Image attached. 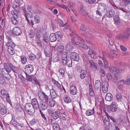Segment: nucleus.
Masks as SVG:
<instances>
[{"mask_svg": "<svg viewBox=\"0 0 130 130\" xmlns=\"http://www.w3.org/2000/svg\"><path fill=\"white\" fill-rule=\"evenodd\" d=\"M1 92L2 95L3 96L6 95V94H7L6 90L4 89H3L1 90Z\"/></svg>", "mask_w": 130, "mask_h": 130, "instance_id": "obj_54", "label": "nucleus"}, {"mask_svg": "<svg viewBox=\"0 0 130 130\" xmlns=\"http://www.w3.org/2000/svg\"><path fill=\"white\" fill-rule=\"evenodd\" d=\"M50 38L49 35L47 34H45L44 35L43 40L46 43H48L49 42Z\"/></svg>", "mask_w": 130, "mask_h": 130, "instance_id": "obj_41", "label": "nucleus"}, {"mask_svg": "<svg viewBox=\"0 0 130 130\" xmlns=\"http://www.w3.org/2000/svg\"><path fill=\"white\" fill-rule=\"evenodd\" d=\"M102 90L104 93H106L108 91V84L107 83L105 82L102 84Z\"/></svg>", "mask_w": 130, "mask_h": 130, "instance_id": "obj_23", "label": "nucleus"}, {"mask_svg": "<svg viewBox=\"0 0 130 130\" xmlns=\"http://www.w3.org/2000/svg\"><path fill=\"white\" fill-rule=\"evenodd\" d=\"M60 113V112L59 111H56L52 113V116L54 119H57L59 117V115Z\"/></svg>", "mask_w": 130, "mask_h": 130, "instance_id": "obj_32", "label": "nucleus"}, {"mask_svg": "<svg viewBox=\"0 0 130 130\" xmlns=\"http://www.w3.org/2000/svg\"><path fill=\"white\" fill-rule=\"evenodd\" d=\"M44 52L46 56L47 57L50 56L51 51L50 47L48 46H46L44 48Z\"/></svg>", "mask_w": 130, "mask_h": 130, "instance_id": "obj_13", "label": "nucleus"}, {"mask_svg": "<svg viewBox=\"0 0 130 130\" xmlns=\"http://www.w3.org/2000/svg\"><path fill=\"white\" fill-rule=\"evenodd\" d=\"M71 58L74 61H78L79 60V57L78 55L75 52H72L71 53Z\"/></svg>", "mask_w": 130, "mask_h": 130, "instance_id": "obj_11", "label": "nucleus"}, {"mask_svg": "<svg viewBox=\"0 0 130 130\" xmlns=\"http://www.w3.org/2000/svg\"><path fill=\"white\" fill-rule=\"evenodd\" d=\"M89 62L91 68L92 70L96 71L99 69V67L97 64L95 63L93 60H90L89 61Z\"/></svg>", "mask_w": 130, "mask_h": 130, "instance_id": "obj_8", "label": "nucleus"}, {"mask_svg": "<svg viewBox=\"0 0 130 130\" xmlns=\"http://www.w3.org/2000/svg\"><path fill=\"white\" fill-rule=\"evenodd\" d=\"M35 35V33L32 31H30L29 33V36L31 38L34 37Z\"/></svg>", "mask_w": 130, "mask_h": 130, "instance_id": "obj_55", "label": "nucleus"}, {"mask_svg": "<svg viewBox=\"0 0 130 130\" xmlns=\"http://www.w3.org/2000/svg\"><path fill=\"white\" fill-rule=\"evenodd\" d=\"M25 108L28 114L30 115H33L35 112V110L31 104L30 103H27L25 105Z\"/></svg>", "mask_w": 130, "mask_h": 130, "instance_id": "obj_4", "label": "nucleus"}, {"mask_svg": "<svg viewBox=\"0 0 130 130\" xmlns=\"http://www.w3.org/2000/svg\"><path fill=\"white\" fill-rule=\"evenodd\" d=\"M26 78L27 80L29 82H32L35 76L34 75H29L26 73Z\"/></svg>", "mask_w": 130, "mask_h": 130, "instance_id": "obj_31", "label": "nucleus"}, {"mask_svg": "<svg viewBox=\"0 0 130 130\" xmlns=\"http://www.w3.org/2000/svg\"><path fill=\"white\" fill-rule=\"evenodd\" d=\"M8 42L5 44V46H7L8 45H10V43L12 42L10 38L8 37Z\"/></svg>", "mask_w": 130, "mask_h": 130, "instance_id": "obj_58", "label": "nucleus"}, {"mask_svg": "<svg viewBox=\"0 0 130 130\" xmlns=\"http://www.w3.org/2000/svg\"><path fill=\"white\" fill-rule=\"evenodd\" d=\"M9 67L15 73H17L19 71V69L18 67L14 66L12 63H9Z\"/></svg>", "mask_w": 130, "mask_h": 130, "instance_id": "obj_24", "label": "nucleus"}, {"mask_svg": "<svg viewBox=\"0 0 130 130\" xmlns=\"http://www.w3.org/2000/svg\"><path fill=\"white\" fill-rule=\"evenodd\" d=\"M73 48L72 46L70 45L69 43H68L66 45V49L68 50H70Z\"/></svg>", "mask_w": 130, "mask_h": 130, "instance_id": "obj_51", "label": "nucleus"}, {"mask_svg": "<svg viewBox=\"0 0 130 130\" xmlns=\"http://www.w3.org/2000/svg\"><path fill=\"white\" fill-rule=\"evenodd\" d=\"M89 88L90 95L91 96H94V93L93 91L92 87L91 84H90L89 85Z\"/></svg>", "mask_w": 130, "mask_h": 130, "instance_id": "obj_36", "label": "nucleus"}, {"mask_svg": "<svg viewBox=\"0 0 130 130\" xmlns=\"http://www.w3.org/2000/svg\"><path fill=\"white\" fill-rule=\"evenodd\" d=\"M25 69L26 74V73L30 74L33 71L34 68L32 65L29 64L26 66Z\"/></svg>", "mask_w": 130, "mask_h": 130, "instance_id": "obj_9", "label": "nucleus"}, {"mask_svg": "<svg viewBox=\"0 0 130 130\" xmlns=\"http://www.w3.org/2000/svg\"><path fill=\"white\" fill-rule=\"evenodd\" d=\"M52 81L55 86L58 88H60L61 87V85L59 83L54 79L52 80Z\"/></svg>", "mask_w": 130, "mask_h": 130, "instance_id": "obj_43", "label": "nucleus"}, {"mask_svg": "<svg viewBox=\"0 0 130 130\" xmlns=\"http://www.w3.org/2000/svg\"><path fill=\"white\" fill-rule=\"evenodd\" d=\"M94 112V109L93 108L92 110L88 109L86 112V114L87 116H90L93 115Z\"/></svg>", "mask_w": 130, "mask_h": 130, "instance_id": "obj_29", "label": "nucleus"}, {"mask_svg": "<svg viewBox=\"0 0 130 130\" xmlns=\"http://www.w3.org/2000/svg\"><path fill=\"white\" fill-rule=\"evenodd\" d=\"M115 23L116 25L120 23V18L118 15H116L113 18Z\"/></svg>", "mask_w": 130, "mask_h": 130, "instance_id": "obj_38", "label": "nucleus"}, {"mask_svg": "<svg viewBox=\"0 0 130 130\" xmlns=\"http://www.w3.org/2000/svg\"><path fill=\"white\" fill-rule=\"evenodd\" d=\"M22 63L23 64H25L27 62V59L26 57L24 56H22L20 57Z\"/></svg>", "mask_w": 130, "mask_h": 130, "instance_id": "obj_42", "label": "nucleus"}, {"mask_svg": "<svg viewBox=\"0 0 130 130\" xmlns=\"http://www.w3.org/2000/svg\"><path fill=\"white\" fill-rule=\"evenodd\" d=\"M4 66L5 68V69L8 73L11 72L12 69L9 67V63L8 64L6 63H4Z\"/></svg>", "mask_w": 130, "mask_h": 130, "instance_id": "obj_21", "label": "nucleus"}, {"mask_svg": "<svg viewBox=\"0 0 130 130\" xmlns=\"http://www.w3.org/2000/svg\"><path fill=\"white\" fill-rule=\"evenodd\" d=\"M115 14V12L113 11H108L106 12V16L109 18L113 17Z\"/></svg>", "mask_w": 130, "mask_h": 130, "instance_id": "obj_25", "label": "nucleus"}, {"mask_svg": "<svg viewBox=\"0 0 130 130\" xmlns=\"http://www.w3.org/2000/svg\"><path fill=\"white\" fill-rule=\"evenodd\" d=\"M106 8L105 4L103 3H101L98 5V9L99 10V11L104 12L105 11Z\"/></svg>", "mask_w": 130, "mask_h": 130, "instance_id": "obj_12", "label": "nucleus"}, {"mask_svg": "<svg viewBox=\"0 0 130 130\" xmlns=\"http://www.w3.org/2000/svg\"><path fill=\"white\" fill-rule=\"evenodd\" d=\"M125 82V84L128 85L130 83V74L128 76Z\"/></svg>", "mask_w": 130, "mask_h": 130, "instance_id": "obj_59", "label": "nucleus"}, {"mask_svg": "<svg viewBox=\"0 0 130 130\" xmlns=\"http://www.w3.org/2000/svg\"><path fill=\"white\" fill-rule=\"evenodd\" d=\"M49 37L50 40L52 42H55L57 40L59 41L62 38L61 33L59 31L57 32L55 34L52 33L50 34Z\"/></svg>", "mask_w": 130, "mask_h": 130, "instance_id": "obj_3", "label": "nucleus"}, {"mask_svg": "<svg viewBox=\"0 0 130 130\" xmlns=\"http://www.w3.org/2000/svg\"><path fill=\"white\" fill-rule=\"evenodd\" d=\"M124 33V34L121 33L118 35L117 36V38L118 39H122L124 38H126L125 37Z\"/></svg>", "mask_w": 130, "mask_h": 130, "instance_id": "obj_46", "label": "nucleus"}, {"mask_svg": "<svg viewBox=\"0 0 130 130\" xmlns=\"http://www.w3.org/2000/svg\"><path fill=\"white\" fill-rule=\"evenodd\" d=\"M64 27L63 28V30H66L68 29L69 28V25L66 24L65 25H64Z\"/></svg>", "mask_w": 130, "mask_h": 130, "instance_id": "obj_62", "label": "nucleus"}, {"mask_svg": "<svg viewBox=\"0 0 130 130\" xmlns=\"http://www.w3.org/2000/svg\"><path fill=\"white\" fill-rule=\"evenodd\" d=\"M112 96L110 93H107L105 98V99L108 101H110L112 100Z\"/></svg>", "mask_w": 130, "mask_h": 130, "instance_id": "obj_28", "label": "nucleus"}, {"mask_svg": "<svg viewBox=\"0 0 130 130\" xmlns=\"http://www.w3.org/2000/svg\"><path fill=\"white\" fill-rule=\"evenodd\" d=\"M125 35V37L126 38H127L130 35V31L128 30L126 32V33L124 34Z\"/></svg>", "mask_w": 130, "mask_h": 130, "instance_id": "obj_64", "label": "nucleus"}, {"mask_svg": "<svg viewBox=\"0 0 130 130\" xmlns=\"http://www.w3.org/2000/svg\"><path fill=\"white\" fill-rule=\"evenodd\" d=\"M80 29V30L83 31H85L87 29V28L83 24H81Z\"/></svg>", "mask_w": 130, "mask_h": 130, "instance_id": "obj_61", "label": "nucleus"}, {"mask_svg": "<svg viewBox=\"0 0 130 130\" xmlns=\"http://www.w3.org/2000/svg\"><path fill=\"white\" fill-rule=\"evenodd\" d=\"M87 72L85 70H83L81 71L80 77L81 79H84L86 77Z\"/></svg>", "mask_w": 130, "mask_h": 130, "instance_id": "obj_26", "label": "nucleus"}, {"mask_svg": "<svg viewBox=\"0 0 130 130\" xmlns=\"http://www.w3.org/2000/svg\"><path fill=\"white\" fill-rule=\"evenodd\" d=\"M36 56L33 53H31L29 55V57L30 59L32 60H35L36 58Z\"/></svg>", "mask_w": 130, "mask_h": 130, "instance_id": "obj_48", "label": "nucleus"}, {"mask_svg": "<svg viewBox=\"0 0 130 130\" xmlns=\"http://www.w3.org/2000/svg\"><path fill=\"white\" fill-rule=\"evenodd\" d=\"M7 49L8 51L10 54L11 55H14L15 53V51L14 50V47H12L10 45L7 46Z\"/></svg>", "mask_w": 130, "mask_h": 130, "instance_id": "obj_19", "label": "nucleus"}, {"mask_svg": "<svg viewBox=\"0 0 130 130\" xmlns=\"http://www.w3.org/2000/svg\"><path fill=\"white\" fill-rule=\"evenodd\" d=\"M109 70L111 72L115 74H117L120 72V70L118 68L113 67H109Z\"/></svg>", "mask_w": 130, "mask_h": 130, "instance_id": "obj_14", "label": "nucleus"}, {"mask_svg": "<svg viewBox=\"0 0 130 130\" xmlns=\"http://www.w3.org/2000/svg\"><path fill=\"white\" fill-rule=\"evenodd\" d=\"M7 97L6 98V99L7 101L11 105L12 104L11 101L10 99V97L9 94L7 93L6 94Z\"/></svg>", "mask_w": 130, "mask_h": 130, "instance_id": "obj_53", "label": "nucleus"}, {"mask_svg": "<svg viewBox=\"0 0 130 130\" xmlns=\"http://www.w3.org/2000/svg\"><path fill=\"white\" fill-rule=\"evenodd\" d=\"M47 1L48 3L53 4L55 3L56 2V0H47Z\"/></svg>", "mask_w": 130, "mask_h": 130, "instance_id": "obj_57", "label": "nucleus"}, {"mask_svg": "<svg viewBox=\"0 0 130 130\" xmlns=\"http://www.w3.org/2000/svg\"><path fill=\"white\" fill-rule=\"evenodd\" d=\"M20 5L19 3L15 1L12 4V7L13 9L19 12L20 11Z\"/></svg>", "mask_w": 130, "mask_h": 130, "instance_id": "obj_10", "label": "nucleus"}, {"mask_svg": "<svg viewBox=\"0 0 130 130\" xmlns=\"http://www.w3.org/2000/svg\"><path fill=\"white\" fill-rule=\"evenodd\" d=\"M107 78L109 80H111L112 78V76L111 74L109 73H107L106 75Z\"/></svg>", "mask_w": 130, "mask_h": 130, "instance_id": "obj_60", "label": "nucleus"}, {"mask_svg": "<svg viewBox=\"0 0 130 130\" xmlns=\"http://www.w3.org/2000/svg\"><path fill=\"white\" fill-rule=\"evenodd\" d=\"M33 80L34 82L35 83L36 85H38L39 86H40L39 81L37 79L36 77H35Z\"/></svg>", "mask_w": 130, "mask_h": 130, "instance_id": "obj_52", "label": "nucleus"}, {"mask_svg": "<svg viewBox=\"0 0 130 130\" xmlns=\"http://www.w3.org/2000/svg\"><path fill=\"white\" fill-rule=\"evenodd\" d=\"M72 11L73 13L75 15V17L74 18L73 16L71 17V19L73 22H76L77 21L76 20V18L77 16V12L75 11L73 9L72 10Z\"/></svg>", "mask_w": 130, "mask_h": 130, "instance_id": "obj_40", "label": "nucleus"}, {"mask_svg": "<svg viewBox=\"0 0 130 130\" xmlns=\"http://www.w3.org/2000/svg\"><path fill=\"white\" fill-rule=\"evenodd\" d=\"M118 108V105L116 103L113 102L111 105L110 108L111 111L112 112H116Z\"/></svg>", "mask_w": 130, "mask_h": 130, "instance_id": "obj_16", "label": "nucleus"}, {"mask_svg": "<svg viewBox=\"0 0 130 130\" xmlns=\"http://www.w3.org/2000/svg\"><path fill=\"white\" fill-rule=\"evenodd\" d=\"M100 73L101 77H104L105 76V73L103 69L101 68L100 69Z\"/></svg>", "mask_w": 130, "mask_h": 130, "instance_id": "obj_44", "label": "nucleus"}, {"mask_svg": "<svg viewBox=\"0 0 130 130\" xmlns=\"http://www.w3.org/2000/svg\"><path fill=\"white\" fill-rule=\"evenodd\" d=\"M12 31L13 34L17 36L20 35L22 33L21 29L18 27H14L12 29Z\"/></svg>", "mask_w": 130, "mask_h": 130, "instance_id": "obj_6", "label": "nucleus"}, {"mask_svg": "<svg viewBox=\"0 0 130 130\" xmlns=\"http://www.w3.org/2000/svg\"><path fill=\"white\" fill-rule=\"evenodd\" d=\"M38 96L41 100H45V101L48 102L49 99V96L47 95L44 93L42 92H39L38 93Z\"/></svg>", "mask_w": 130, "mask_h": 130, "instance_id": "obj_5", "label": "nucleus"}, {"mask_svg": "<svg viewBox=\"0 0 130 130\" xmlns=\"http://www.w3.org/2000/svg\"><path fill=\"white\" fill-rule=\"evenodd\" d=\"M79 10L80 12L84 16H85L87 15V13L84 9L83 6H80L79 8Z\"/></svg>", "mask_w": 130, "mask_h": 130, "instance_id": "obj_30", "label": "nucleus"}, {"mask_svg": "<svg viewBox=\"0 0 130 130\" xmlns=\"http://www.w3.org/2000/svg\"><path fill=\"white\" fill-rule=\"evenodd\" d=\"M119 79L118 76L116 75H115L112 78V81L114 83H116Z\"/></svg>", "mask_w": 130, "mask_h": 130, "instance_id": "obj_47", "label": "nucleus"}, {"mask_svg": "<svg viewBox=\"0 0 130 130\" xmlns=\"http://www.w3.org/2000/svg\"><path fill=\"white\" fill-rule=\"evenodd\" d=\"M125 84V81L124 80L119 81L118 83V88L119 90H121L123 88V86Z\"/></svg>", "mask_w": 130, "mask_h": 130, "instance_id": "obj_20", "label": "nucleus"}, {"mask_svg": "<svg viewBox=\"0 0 130 130\" xmlns=\"http://www.w3.org/2000/svg\"><path fill=\"white\" fill-rule=\"evenodd\" d=\"M49 105L51 107H54L55 106L56 104L55 101L54 100L51 99H49Z\"/></svg>", "mask_w": 130, "mask_h": 130, "instance_id": "obj_39", "label": "nucleus"}, {"mask_svg": "<svg viewBox=\"0 0 130 130\" xmlns=\"http://www.w3.org/2000/svg\"><path fill=\"white\" fill-rule=\"evenodd\" d=\"M36 120L35 119H33L31 120L29 122L30 125H31L32 126L35 125L36 123Z\"/></svg>", "mask_w": 130, "mask_h": 130, "instance_id": "obj_56", "label": "nucleus"}, {"mask_svg": "<svg viewBox=\"0 0 130 130\" xmlns=\"http://www.w3.org/2000/svg\"><path fill=\"white\" fill-rule=\"evenodd\" d=\"M50 95L52 98H55L57 97V95L53 89L50 90Z\"/></svg>", "mask_w": 130, "mask_h": 130, "instance_id": "obj_22", "label": "nucleus"}, {"mask_svg": "<svg viewBox=\"0 0 130 130\" xmlns=\"http://www.w3.org/2000/svg\"><path fill=\"white\" fill-rule=\"evenodd\" d=\"M109 3L114 9H120L123 12H126L125 9L123 8L124 5L123 3L121 2V0H116L115 4L113 0H109Z\"/></svg>", "mask_w": 130, "mask_h": 130, "instance_id": "obj_1", "label": "nucleus"}, {"mask_svg": "<svg viewBox=\"0 0 130 130\" xmlns=\"http://www.w3.org/2000/svg\"><path fill=\"white\" fill-rule=\"evenodd\" d=\"M76 45H78L80 48H82L86 50H87L88 49L89 47L88 46L85 44L81 43L79 42H77L75 43Z\"/></svg>", "mask_w": 130, "mask_h": 130, "instance_id": "obj_17", "label": "nucleus"}, {"mask_svg": "<svg viewBox=\"0 0 130 130\" xmlns=\"http://www.w3.org/2000/svg\"><path fill=\"white\" fill-rule=\"evenodd\" d=\"M48 102L44 101H40L39 104V109L42 110H46L47 107Z\"/></svg>", "mask_w": 130, "mask_h": 130, "instance_id": "obj_7", "label": "nucleus"}, {"mask_svg": "<svg viewBox=\"0 0 130 130\" xmlns=\"http://www.w3.org/2000/svg\"><path fill=\"white\" fill-rule=\"evenodd\" d=\"M32 105L33 107L34 108V110H35V109L36 110H38L39 108V104L38 102L35 103L34 105Z\"/></svg>", "mask_w": 130, "mask_h": 130, "instance_id": "obj_50", "label": "nucleus"}, {"mask_svg": "<svg viewBox=\"0 0 130 130\" xmlns=\"http://www.w3.org/2000/svg\"><path fill=\"white\" fill-rule=\"evenodd\" d=\"M18 12V11L16 10H12L11 11V13L13 16L12 17L15 18H18L19 17V14Z\"/></svg>", "mask_w": 130, "mask_h": 130, "instance_id": "obj_27", "label": "nucleus"}, {"mask_svg": "<svg viewBox=\"0 0 130 130\" xmlns=\"http://www.w3.org/2000/svg\"><path fill=\"white\" fill-rule=\"evenodd\" d=\"M102 59L103 60L104 63V66L105 68H107L108 66V63L107 61L106 60V58L103 56L102 58Z\"/></svg>", "mask_w": 130, "mask_h": 130, "instance_id": "obj_33", "label": "nucleus"}, {"mask_svg": "<svg viewBox=\"0 0 130 130\" xmlns=\"http://www.w3.org/2000/svg\"><path fill=\"white\" fill-rule=\"evenodd\" d=\"M102 85V84L100 81L99 80H96L95 83L94 88L96 90H98L99 89H100Z\"/></svg>", "mask_w": 130, "mask_h": 130, "instance_id": "obj_18", "label": "nucleus"}, {"mask_svg": "<svg viewBox=\"0 0 130 130\" xmlns=\"http://www.w3.org/2000/svg\"><path fill=\"white\" fill-rule=\"evenodd\" d=\"M18 18H15L14 17H11V20L12 22L14 25H18L19 22L17 20Z\"/></svg>", "mask_w": 130, "mask_h": 130, "instance_id": "obj_37", "label": "nucleus"}, {"mask_svg": "<svg viewBox=\"0 0 130 130\" xmlns=\"http://www.w3.org/2000/svg\"><path fill=\"white\" fill-rule=\"evenodd\" d=\"M64 102L67 103H69L71 102V100L69 96L65 95L64 96Z\"/></svg>", "mask_w": 130, "mask_h": 130, "instance_id": "obj_34", "label": "nucleus"}, {"mask_svg": "<svg viewBox=\"0 0 130 130\" xmlns=\"http://www.w3.org/2000/svg\"><path fill=\"white\" fill-rule=\"evenodd\" d=\"M0 112H1V113L3 115H4L7 112V108L6 107L4 108H3L2 109L0 110Z\"/></svg>", "mask_w": 130, "mask_h": 130, "instance_id": "obj_49", "label": "nucleus"}, {"mask_svg": "<svg viewBox=\"0 0 130 130\" xmlns=\"http://www.w3.org/2000/svg\"><path fill=\"white\" fill-rule=\"evenodd\" d=\"M35 21L37 24L39 23L40 22V18L38 15H35L34 17Z\"/></svg>", "mask_w": 130, "mask_h": 130, "instance_id": "obj_45", "label": "nucleus"}, {"mask_svg": "<svg viewBox=\"0 0 130 130\" xmlns=\"http://www.w3.org/2000/svg\"><path fill=\"white\" fill-rule=\"evenodd\" d=\"M70 93L73 95L76 94L77 92L76 87L74 85H71L70 88Z\"/></svg>", "mask_w": 130, "mask_h": 130, "instance_id": "obj_15", "label": "nucleus"}, {"mask_svg": "<svg viewBox=\"0 0 130 130\" xmlns=\"http://www.w3.org/2000/svg\"><path fill=\"white\" fill-rule=\"evenodd\" d=\"M19 78L22 80V82H24L26 80V78L24 77L22 75H19Z\"/></svg>", "mask_w": 130, "mask_h": 130, "instance_id": "obj_63", "label": "nucleus"}, {"mask_svg": "<svg viewBox=\"0 0 130 130\" xmlns=\"http://www.w3.org/2000/svg\"><path fill=\"white\" fill-rule=\"evenodd\" d=\"M62 62L63 65L67 64L69 67H71L72 66V60L70 57L67 56L66 52H63L62 56Z\"/></svg>", "mask_w": 130, "mask_h": 130, "instance_id": "obj_2", "label": "nucleus"}, {"mask_svg": "<svg viewBox=\"0 0 130 130\" xmlns=\"http://www.w3.org/2000/svg\"><path fill=\"white\" fill-rule=\"evenodd\" d=\"M56 50L58 52L62 53L64 51V46L62 45H59L57 47Z\"/></svg>", "mask_w": 130, "mask_h": 130, "instance_id": "obj_35", "label": "nucleus"}]
</instances>
